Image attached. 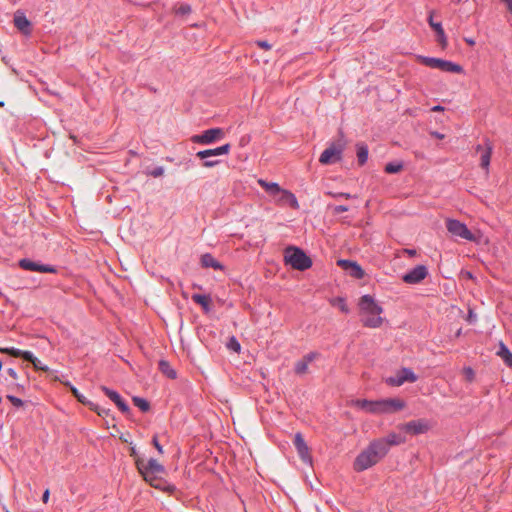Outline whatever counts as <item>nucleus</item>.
I'll list each match as a JSON object with an SVG mask.
<instances>
[{"mask_svg":"<svg viewBox=\"0 0 512 512\" xmlns=\"http://www.w3.org/2000/svg\"><path fill=\"white\" fill-rule=\"evenodd\" d=\"M461 0H457V3H459Z\"/></svg>","mask_w":512,"mask_h":512,"instance_id":"57","label":"nucleus"},{"mask_svg":"<svg viewBox=\"0 0 512 512\" xmlns=\"http://www.w3.org/2000/svg\"><path fill=\"white\" fill-rule=\"evenodd\" d=\"M332 305H337L339 307V309L343 312V313H348L349 312V308L346 304V301L344 298L342 297H336L335 299L332 300Z\"/></svg>","mask_w":512,"mask_h":512,"instance_id":"38","label":"nucleus"},{"mask_svg":"<svg viewBox=\"0 0 512 512\" xmlns=\"http://www.w3.org/2000/svg\"><path fill=\"white\" fill-rule=\"evenodd\" d=\"M276 201L280 205H288L293 209L299 208V203L296 196L292 192L282 188L281 192H278Z\"/></svg>","mask_w":512,"mask_h":512,"instance_id":"20","label":"nucleus"},{"mask_svg":"<svg viewBox=\"0 0 512 512\" xmlns=\"http://www.w3.org/2000/svg\"><path fill=\"white\" fill-rule=\"evenodd\" d=\"M136 467L139 473L143 476L144 480L148 482L152 487L164 491L170 495L175 493V485L167 482L162 477V475L165 474V467L156 459L150 458L148 461H145L142 458H137Z\"/></svg>","mask_w":512,"mask_h":512,"instance_id":"1","label":"nucleus"},{"mask_svg":"<svg viewBox=\"0 0 512 512\" xmlns=\"http://www.w3.org/2000/svg\"><path fill=\"white\" fill-rule=\"evenodd\" d=\"M0 352L8 354L12 357L22 358L25 361L31 360L32 357L31 351H25L14 347L0 348Z\"/></svg>","mask_w":512,"mask_h":512,"instance_id":"27","label":"nucleus"},{"mask_svg":"<svg viewBox=\"0 0 512 512\" xmlns=\"http://www.w3.org/2000/svg\"><path fill=\"white\" fill-rule=\"evenodd\" d=\"M496 355L500 357L506 366L512 368V353L508 349V347L504 344V342L500 341L498 344V350L496 351Z\"/></svg>","mask_w":512,"mask_h":512,"instance_id":"28","label":"nucleus"},{"mask_svg":"<svg viewBox=\"0 0 512 512\" xmlns=\"http://www.w3.org/2000/svg\"><path fill=\"white\" fill-rule=\"evenodd\" d=\"M431 428V425L426 419L412 420L400 425V429L405 433L411 435H419L426 433Z\"/></svg>","mask_w":512,"mask_h":512,"instance_id":"10","label":"nucleus"},{"mask_svg":"<svg viewBox=\"0 0 512 512\" xmlns=\"http://www.w3.org/2000/svg\"><path fill=\"white\" fill-rule=\"evenodd\" d=\"M363 326L369 328H378L382 325L383 319L380 315H369L361 319Z\"/></svg>","mask_w":512,"mask_h":512,"instance_id":"30","label":"nucleus"},{"mask_svg":"<svg viewBox=\"0 0 512 512\" xmlns=\"http://www.w3.org/2000/svg\"><path fill=\"white\" fill-rule=\"evenodd\" d=\"M27 361L30 362L33 365L34 369L37 371H43V372L50 371L49 367L46 365H43L41 363V361L37 357L34 356L33 353H32L31 360H27Z\"/></svg>","mask_w":512,"mask_h":512,"instance_id":"36","label":"nucleus"},{"mask_svg":"<svg viewBox=\"0 0 512 512\" xmlns=\"http://www.w3.org/2000/svg\"><path fill=\"white\" fill-rule=\"evenodd\" d=\"M152 444L154 445V447L157 449V451H158L160 454H162V453H163V447H162V445L159 443L157 436H154V437L152 438Z\"/></svg>","mask_w":512,"mask_h":512,"instance_id":"45","label":"nucleus"},{"mask_svg":"<svg viewBox=\"0 0 512 512\" xmlns=\"http://www.w3.org/2000/svg\"><path fill=\"white\" fill-rule=\"evenodd\" d=\"M382 413H390L402 410L405 407V402L398 398H389L381 400Z\"/></svg>","mask_w":512,"mask_h":512,"instance_id":"23","label":"nucleus"},{"mask_svg":"<svg viewBox=\"0 0 512 512\" xmlns=\"http://www.w3.org/2000/svg\"><path fill=\"white\" fill-rule=\"evenodd\" d=\"M418 61L430 68L439 69L443 72L462 73L463 67L457 63L435 57L418 56Z\"/></svg>","mask_w":512,"mask_h":512,"instance_id":"5","label":"nucleus"},{"mask_svg":"<svg viewBox=\"0 0 512 512\" xmlns=\"http://www.w3.org/2000/svg\"><path fill=\"white\" fill-rule=\"evenodd\" d=\"M49 496H50V493H49V490L46 489L43 493V496H42V500L44 503H47L48 502V499H49Z\"/></svg>","mask_w":512,"mask_h":512,"instance_id":"50","label":"nucleus"},{"mask_svg":"<svg viewBox=\"0 0 512 512\" xmlns=\"http://www.w3.org/2000/svg\"><path fill=\"white\" fill-rule=\"evenodd\" d=\"M381 404V400H378V401H370V400H366V399H358L356 400L355 402V405L369 413H382V411L384 410L382 408V405Z\"/></svg>","mask_w":512,"mask_h":512,"instance_id":"22","label":"nucleus"},{"mask_svg":"<svg viewBox=\"0 0 512 512\" xmlns=\"http://www.w3.org/2000/svg\"><path fill=\"white\" fill-rule=\"evenodd\" d=\"M3 105H4V103H3V102H0V106H3Z\"/></svg>","mask_w":512,"mask_h":512,"instance_id":"56","label":"nucleus"},{"mask_svg":"<svg viewBox=\"0 0 512 512\" xmlns=\"http://www.w3.org/2000/svg\"><path fill=\"white\" fill-rule=\"evenodd\" d=\"M224 136L225 133L223 129L211 128L203 131L201 134L193 135L191 141L196 144L210 145L221 140Z\"/></svg>","mask_w":512,"mask_h":512,"instance_id":"7","label":"nucleus"},{"mask_svg":"<svg viewBox=\"0 0 512 512\" xmlns=\"http://www.w3.org/2000/svg\"><path fill=\"white\" fill-rule=\"evenodd\" d=\"M99 416L101 417H104V416H107L109 414V410L108 409H105V408H101L99 405H98V409L97 410H94Z\"/></svg>","mask_w":512,"mask_h":512,"instance_id":"47","label":"nucleus"},{"mask_svg":"<svg viewBox=\"0 0 512 512\" xmlns=\"http://www.w3.org/2000/svg\"><path fill=\"white\" fill-rule=\"evenodd\" d=\"M158 369L169 379H175L177 377L176 371L170 366V363L164 359L158 362Z\"/></svg>","mask_w":512,"mask_h":512,"instance_id":"32","label":"nucleus"},{"mask_svg":"<svg viewBox=\"0 0 512 512\" xmlns=\"http://www.w3.org/2000/svg\"><path fill=\"white\" fill-rule=\"evenodd\" d=\"M443 109H444V108H443L442 106H439V105H438V106L433 107V109H432V110H433V111H442Z\"/></svg>","mask_w":512,"mask_h":512,"instance_id":"54","label":"nucleus"},{"mask_svg":"<svg viewBox=\"0 0 512 512\" xmlns=\"http://www.w3.org/2000/svg\"><path fill=\"white\" fill-rule=\"evenodd\" d=\"M346 147L344 135L340 132V138L331 143L320 155L319 162L323 165L336 163L342 159L343 151Z\"/></svg>","mask_w":512,"mask_h":512,"instance_id":"4","label":"nucleus"},{"mask_svg":"<svg viewBox=\"0 0 512 512\" xmlns=\"http://www.w3.org/2000/svg\"><path fill=\"white\" fill-rule=\"evenodd\" d=\"M319 354L317 352H310L306 354L301 360L297 361L294 371L298 375H303L308 370V364L311 363Z\"/></svg>","mask_w":512,"mask_h":512,"instance_id":"24","label":"nucleus"},{"mask_svg":"<svg viewBox=\"0 0 512 512\" xmlns=\"http://www.w3.org/2000/svg\"><path fill=\"white\" fill-rule=\"evenodd\" d=\"M377 442H381L385 447L386 454L389 452L391 446H397L405 443L406 438L402 434L391 432L386 437L375 439Z\"/></svg>","mask_w":512,"mask_h":512,"instance_id":"18","label":"nucleus"},{"mask_svg":"<svg viewBox=\"0 0 512 512\" xmlns=\"http://www.w3.org/2000/svg\"><path fill=\"white\" fill-rule=\"evenodd\" d=\"M405 252H406L409 256H411V257H413V256H415V255H416V250H415V249H405Z\"/></svg>","mask_w":512,"mask_h":512,"instance_id":"51","label":"nucleus"},{"mask_svg":"<svg viewBox=\"0 0 512 512\" xmlns=\"http://www.w3.org/2000/svg\"><path fill=\"white\" fill-rule=\"evenodd\" d=\"M293 443L301 460L303 462H311L309 447L301 433L295 434Z\"/></svg>","mask_w":512,"mask_h":512,"instance_id":"17","label":"nucleus"},{"mask_svg":"<svg viewBox=\"0 0 512 512\" xmlns=\"http://www.w3.org/2000/svg\"><path fill=\"white\" fill-rule=\"evenodd\" d=\"M505 4L507 5L509 12L512 14V0L505 2Z\"/></svg>","mask_w":512,"mask_h":512,"instance_id":"52","label":"nucleus"},{"mask_svg":"<svg viewBox=\"0 0 512 512\" xmlns=\"http://www.w3.org/2000/svg\"><path fill=\"white\" fill-rule=\"evenodd\" d=\"M402 169H403V163L394 161V162L387 163L385 165L384 171L388 174H396V173H399L400 171H402Z\"/></svg>","mask_w":512,"mask_h":512,"instance_id":"34","label":"nucleus"},{"mask_svg":"<svg viewBox=\"0 0 512 512\" xmlns=\"http://www.w3.org/2000/svg\"><path fill=\"white\" fill-rule=\"evenodd\" d=\"M446 228L449 233L454 236L460 237L468 241H475L474 234L467 228V226L455 219H448L446 222Z\"/></svg>","mask_w":512,"mask_h":512,"instance_id":"8","label":"nucleus"},{"mask_svg":"<svg viewBox=\"0 0 512 512\" xmlns=\"http://www.w3.org/2000/svg\"><path fill=\"white\" fill-rule=\"evenodd\" d=\"M14 25L23 35L28 36L32 32L31 23L23 13H15Z\"/></svg>","mask_w":512,"mask_h":512,"instance_id":"21","label":"nucleus"},{"mask_svg":"<svg viewBox=\"0 0 512 512\" xmlns=\"http://www.w3.org/2000/svg\"><path fill=\"white\" fill-rule=\"evenodd\" d=\"M130 456H132L135 461H136L137 458H140L135 447H131V449H130Z\"/></svg>","mask_w":512,"mask_h":512,"instance_id":"49","label":"nucleus"},{"mask_svg":"<svg viewBox=\"0 0 512 512\" xmlns=\"http://www.w3.org/2000/svg\"><path fill=\"white\" fill-rule=\"evenodd\" d=\"M7 399L12 403L13 406L20 408L24 405V402L22 399L13 396V395H7Z\"/></svg>","mask_w":512,"mask_h":512,"instance_id":"39","label":"nucleus"},{"mask_svg":"<svg viewBox=\"0 0 512 512\" xmlns=\"http://www.w3.org/2000/svg\"><path fill=\"white\" fill-rule=\"evenodd\" d=\"M428 23L430 27L435 31L437 42L444 49L447 47V37L445 35L444 29L442 27L441 22H435L433 19V11L430 12L428 17Z\"/></svg>","mask_w":512,"mask_h":512,"instance_id":"19","label":"nucleus"},{"mask_svg":"<svg viewBox=\"0 0 512 512\" xmlns=\"http://www.w3.org/2000/svg\"><path fill=\"white\" fill-rule=\"evenodd\" d=\"M359 307L363 314L369 315H380L383 312V308L378 305L371 295H363L359 301Z\"/></svg>","mask_w":512,"mask_h":512,"instance_id":"12","label":"nucleus"},{"mask_svg":"<svg viewBox=\"0 0 512 512\" xmlns=\"http://www.w3.org/2000/svg\"><path fill=\"white\" fill-rule=\"evenodd\" d=\"M133 404L138 407L142 412H148L150 409V403L141 397L134 396L132 398Z\"/></svg>","mask_w":512,"mask_h":512,"instance_id":"35","label":"nucleus"},{"mask_svg":"<svg viewBox=\"0 0 512 512\" xmlns=\"http://www.w3.org/2000/svg\"><path fill=\"white\" fill-rule=\"evenodd\" d=\"M465 41H466V43H467V44H469L470 46L475 45V41H474L473 39H468V38H466V39H465Z\"/></svg>","mask_w":512,"mask_h":512,"instance_id":"53","label":"nucleus"},{"mask_svg":"<svg viewBox=\"0 0 512 512\" xmlns=\"http://www.w3.org/2000/svg\"><path fill=\"white\" fill-rule=\"evenodd\" d=\"M148 174L154 178L160 177L164 174V168L162 166L154 167Z\"/></svg>","mask_w":512,"mask_h":512,"instance_id":"41","label":"nucleus"},{"mask_svg":"<svg viewBox=\"0 0 512 512\" xmlns=\"http://www.w3.org/2000/svg\"><path fill=\"white\" fill-rule=\"evenodd\" d=\"M7 374L13 378V379H17L18 378V374L17 372L13 369V368H8L7 369Z\"/></svg>","mask_w":512,"mask_h":512,"instance_id":"48","label":"nucleus"},{"mask_svg":"<svg viewBox=\"0 0 512 512\" xmlns=\"http://www.w3.org/2000/svg\"><path fill=\"white\" fill-rule=\"evenodd\" d=\"M476 152H481L480 166H481V168H483L484 170H486L488 172L490 160H491V156H492V152H493V145L489 141V139H485L484 146H482L480 144L477 145Z\"/></svg>","mask_w":512,"mask_h":512,"instance_id":"14","label":"nucleus"},{"mask_svg":"<svg viewBox=\"0 0 512 512\" xmlns=\"http://www.w3.org/2000/svg\"><path fill=\"white\" fill-rule=\"evenodd\" d=\"M330 196L334 197V198H338V197H344L345 199H351L353 198V196L349 193H344V192H340V193H332V192H329L328 193Z\"/></svg>","mask_w":512,"mask_h":512,"instance_id":"43","label":"nucleus"},{"mask_svg":"<svg viewBox=\"0 0 512 512\" xmlns=\"http://www.w3.org/2000/svg\"><path fill=\"white\" fill-rule=\"evenodd\" d=\"M101 390L111 401H113L116 404V406L119 408V410L122 413H124V414L130 413L131 409H130L129 405L122 399V397L120 396V394L117 391L112 390L106 386H102Z\"/></svg>","mask_w":512,"mask_h":512,"instance_id":"16","label":"nucleus"},{"mask_svg":"<svg viewBox=\"0 0 512 512\" xmlns=\"http://www.w3.org/2000/svg\"><path fill=\"white\" fill-rule=\"evenodd\" d=\"M284 261L293 269L305 271L312 266L311 258L301 249L295 246H289L284 252Z\"/></svg>","mask_w":512,"mask_h":512,"instance_id":"3","label":"nucleus"},{"mask_svg":"<svg viewBox=\"0 0 512 512\" xmlns=\"http://www.w3.org/2000/svg\"><path fill=\"white\" fill-rule=\"evenodd\" d=\"M201 265L204 268H213L214 270L223 271L224 266L210 253H205L200 259Z\"/></svg>","mask_w":512,"mask_h":512,"instance_id":"25","label":"nucleus"},{"mask_svg":"<svg viewBox=\"0 0 512 512\" xmlns=\"http://www.w3.org/2000/svg\"><path fill=\"white\" fill-rule=\"evenodd\" d=\"M385 447L381 442L373 440L369 443L354 461V470L362 472L374 465L386 456Z\"/></svg>","mask_w":512,"mask_h":512,"instance_id":"2","label":"nucleus"},{"mask_svg":"<svg viewBox=\"0 0 512 512\" xmlns=\"http://www.w3.org/2000/svg\"><path fill=\"white\" fill-rule=\"evenodd\" d=\"M418 379L417 375L410 368H401L394 376L386 379V383L390 386H401L405 382L414 383Z\"/></svg>","mask_w":512,"mask_h":512,"instance_id":"9","label":"nucleus"},{"mask_svg":"<svg viewBox=\"0 0 512 512\" xmlns=\"http://www.w3.org/2000/svg\"><path fill=\"white\" fill-rule=\"evenodd\" d=\"M176 13L179 15H188L189 13H191V7L188 4H182L178 7Z\"/></svg>","mask_w":512,"mask_h":512,"instance_id":"40","label":"nucleus"},{"mask_svg":"<svg viewBox=\"0 0 512 512\" xmlns=\"http://www.w3.org/2000/svg\"><path fill=\"white\" fill-rule=\"evenodd\" d=\"M231 145L229 143L224 144L222 146L213 148V149H206L201 150L196 153V157L202 160V166L205 168H212L217 166L221 163V160L218 159H209V158H215L216 156L220 155H227L230 152Z\"/></svg>","mask_w":512,"mask_h":512,"instance_id":"6","label":"nucleus"},{"mask_svg":"<svg viewBox=\"0 0 512 512\" xmlns=\"http://www.w3.org/2000/svg\"><path fill=\"white\" fill-rule=\"evenodd\" d=\"M338 266L343 268L349 275L355 279H362L365 275L362 267L355 261L340 259L337 262Z\"/></svg>","mask_w":512,"mask_h":512,"instance_id":"15","label":"nucleus"},{"mask_svg":"<svg viewBox=\"0 0 512 512\" xmlns=\"http://www.w3.org/2000/svg\"><path fill=\"white\" fill-rule=\"evenodd\" d=\"M65 386H67L74 397L82 404L88 406L91 410H97L98 405L89 401L83 394H81L76 387H74L70 382H66Z\"/></svg>","mask_w":512,"mask_h":512,"instance_id":"26","label":"nucleus"},{"mask_svg":"<svg viewBox=\"0 0 512 512\" xmlns=\"http://www.w3.org/2000/svg\"><path fill=\"white\" fill-rule=\"evenodd\" d=\"M2 369V362L0 361V370Z\"/></svg>","mask_w":512,"mask_h":512,"instance_id":"55","label":"nucleus"},{"mask_svg":"<svg viewBox=\"0 0 512 512\" xmlns=\"http://www.w3.org/2000/svg\"><path fill=\"white\" fill-rule=\"evenodd\" d=\"M18 264L20 268L27 271H34L39 273H56V268L54 266L49 264H41L28 258L21 259Z\"/></svg>","mask_w":512,"mask_h":512,"instance_id":"11","label":"nucleus"},{"mask_svg":"<svg viewBox=\"0 0 512 512\" xmlns=\"http://www.w3.org/2000/svg\"><path fill=\"white\" fill-rule=\"evenodd\" d=\"M465 375L469 381H472L474 378V371L472 368L467 367L464 369Z\"/></svg>","mask_w":512,"mask_h":512,"instance_id":"46","label":"nucleus"},{"mask_svg":"<svg viewBox=\"0 0 512 512\" xmlns=\"http://www.w3.org/2000/svg\"><path fill=\"white\" fill-rule=\"evenodd\" d=\"M226 346L229 350H232L236 353H239L241 350V345L235 336L229 338Z\"/></svg>","mask_w":512,"mask_h":512,"instance_id":"37","label":"nucleus"},{"mask_svg":"<svg viewBox=\"0 0 512 512\" xmlns=\"http://www.w3.org/2000/svg\"><path fill=\"white\" fill-rule=\"evenodd\" d=\"M192 300L199 304L204 311L209 312L210 311V304H211V297L210 295H204V294H193Z\"/></svg>","mask_w":512,"mask_h":512,"instance_id":"31","label":"nucleus"},{"mask_svg":"<svg viewBox=\"0 0 512 512\" xmlns=\"http://www.w3.org/2000/svg\"><path fill=\"white\" fill-rule=\"evenodd\" d=\"M428 275V269L425 265H417L406 274L403 275L402 280L407 284H418L424 280Z\"/></svg>","mask_w":512,"mask_h":512,"instance_id":"13","label":"nucleus"},{"mask_svg":"<svg viewBox=\"0 0 512 512\" xmlns=\"http://www.w3.org/2000/svg\"><path fill=\"white\" fill-rule=\"evenodd\" d=\"M357 159L360 166H363L368 159V146L365 143H357Z\"/></svg>","mask_w":512,"mask_h":512,"instance_id":"33","label":"nucleus"},{"mask_svg":"<svg viewBox=\"0 0 512 512\" xmlns=\"http://www.w3.org/2000/svg\"><path fill=\"white\" fill-rule=\"evenodd\" d=\"M348 210H349V208L346 205H337L333 209L334 214L344 213V212H347Z\"/></svg>","mask_w":512,"mask_h":512,"instance_id":"44","label":"nucleus"},{"mask_svg":"<svg viewBox=\"0 0 512 512\" xmlns=\"http://www.w3.org/2000/svg\"><path fill=\"white\" fill-rule=\"evenodd\" d=\"M255 44L264 50H270L272 48V45L265 40H257Z\"/></svg>","mask_w":512,"mask_h":512,"instance_id":"42","label":"nucleus"},{"mask_svg":"<svg viewBox=\"0 0 512 512\" xmlns=\"http://www.w3.org/2000/svg\"><path fill=\"white\" fill-rule=\"evenodd\" d=\"M258 184L271 196L277 197L278 192H281V187L275 182H267L264 179H259Z\"/></svg>","mask_w":512,"mask_h":512,"instance_id":"29","label":"nucleus"}]
</instances>
